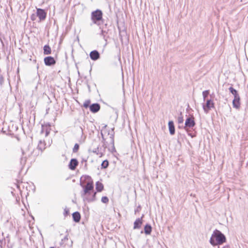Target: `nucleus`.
Wrapping results in <instances>:
<instances>
[{
    "label": "nucleus",
    "instance_id": "1",
    "mask_svg": "<svg viewBox=\"0 0 248 248\" xmlns=\"http://www.w3.org/2000/svg\"><path fill=\"white\" fill-rule=\"evenodd\" d=\"M226 238L225 235L220 231L215 230L210 239V243L213 246L222 245L226 242Z\"/></svg>",
    "mask_w": 248,
    "mask_h": 248
},
{
    "label": "nucleus",
    "instance_id": "2",
    "mask_svg": "<svg viewBox=\"0 0 248 248\" xmlns=\"http://www.w3.org/2000/svg\"><path fill=\"white\" fill-rule=\"evenodd\" d=\"M103 13L100 10L93 11L91 14V19L94 24H97L98 22L102 19Z\"/></svg>",
    "mask_w": 248,
    "mask_h": 248
},
{
    "label": "nucleus",
    "instance_id": "3",
    "mask_svg": "<svg viewBox=\"0 0 248 248\" xmlns=\"http://www.w3.org/2000/svg\"><path fill=\"white\" fill-rule=\"evenodd\" d=\"M215 108V104L211 99H207L205 104H202V108L205 113H208L212 108Z\"/></svg>",
    "mask_w": 248,
    "mask_h": 248
},
{
    "label": "nucleus",
    "instance_id": "4",
    "mask_svg": "<svg viewBox=\"0 0 248 248\" xmlns=\"http://www.w3.org/2000/svg\"><path fill=\"white\" fill-rule=\"evenodd\" d=\"M36 14L40 21L44 20L46 18V13L42 9L37 8Z\"/></svg>",
    "mask_w": 248,
    "mask_h": 248
},
{
    "label": "nucleus",
    "instance_id": "5",
    "mask_svg": "<svg viewBox=\"0 0 248 248\" xmlns=\"http://www.w3.org/2000/svg\"><path fill=\"white\" fill-rule=\"evenodd\" d=\"M195 125L194 117L193 116L187 117V128L193 127Z\"/></svg>",
    "mask_w": 248,
    "mask_h": 248
},
{
    "label": "nucleus",
    "instance_id": "6",
    "mask_svg": "<svg viewBox=\"0 0 248 248\" xmlns=\"http://www.w3.org/2000/svg\"><path fill=\"white\" fill-rule=\"evenodd\" d=\"M93 182L92 181L88 182L87 185L85 186V188L84 189V194H86L89 193V191L93 190Z\"/></svg>",
    "mask_w": 248,
    "mask_h": 248
},
{
    "label": "nucleus",
    "instance_id": "7",
    "mask_svg": "<svg viewBox=\"0 0 248 248\" xmlns=\"http://www.w3.org/2000/svg\"><path fill=\"white\" fill-rule=\"evenodd\" d=\"M44 62L46 65H51L54 64L56 62L54 59L52 57H47L44 59Z\"/></svg>",
    "mask_w": 248,
    "mask_h": 248
},
{
    "label": "nucleus",
    "instance_id": "8",
    "mask_svg": "<svg viewBox=\"0 0 248 248\" xmlns=\"http://www.w3.org/2000/svg\"><path fill=\"white\" fill-rule=\"evenodd\" d=\"M240 98L239 96L234 97V99L232 101V105L233 108H239L240 105Z\"/></svg>",
    "mask_w": 248,
    "mask_h": 248
},
{
    "label": "nucleus",
    "instance_id": "9",
    "mask_svg": "<svg viewBox=\"0 0 248 248\" xmlns=\"http://www.w3.org/2000/svg\"><path fill=\"white\" fill-rule=\"evenodd\" d=\"M90 56L92 60L95 61L99 58L100 55L97 51L93 50L91 52Z\"/></svg>",
    "mask_w": 248,
    "mask_h": 248
},
{
    "label": "nucleus",
    "instance_id": "10",
    "mask_svg": "<svg viewBox=\"0 0 248 248\" xmlns=\"http://www.w3.org/2000/svg\"><path fill=\"white\" fill-rule=\"evenodd\" d=\"M78 165V162L76 159H72L69 165V168L72 170H74L77 165Z\"/></svg>",
    "mask_w": 248,
    "mask_h": 248
},
{
    "label": "nucleus",
    "instance_id": "11",
    "mask_svg": "<svg viewBox=\"0 0 248 248\" xmlns=\"http://www.w3.org/2000/svg\"><path fill=\"white\" fill-rule=\"evenodd\" d=\"M50 125L49 124H46V125H42V132L43 133L44 131L46 132L45 135L46 136H47L50 131Z\"/></svg>",
    "mask_w": 248,
    "mask_h": 248
},
{
    "label": "nucleus",
    "instance_id": "12",
    "mask_svg": "<svg viewBox=\"0 0 248 248\" xmlns=\"http://www.w3.org/2000/svg\"><path fill=\"white\" fill-rule=\"evenodd\" d=\"M100 106L98 104H92L90 107V110L93 112H97L100 109Z\"/></svg>",
    "mask_w": 248,
    "mask_h": 248
},
{
    "label": "nucleus",
    "instance_id": "13",
    "mask_svg": "<svg viewBox=\"0 0 248 248\" xmlns=\"http://www.w3.org/2000/svg\"><path fill=\"white\" fill-rule=\"evenodd\" d=\"M168 125L170 134L171 135H174L175 133V128L173 122L172 121H169Z\"/></svg>",
    "mask_w": 248,
    "mask_h": 248
},
{
    "label": "nucleus",
    "instance_id": "14",
    "mask_svg": "<svg viewBox=\"0 0 248 248\" xmlns=\"http://www.w3.org/2000/svg\"><path fill=\"white\" fill-rule=\"evenodd\" d=\"M142 224V218H139L137 219L134 224V229H139Z\"/></svg>",
    "mask_w": 248,
    "mask_h": 248
},
{
    "label": "nucleus",
    "instance_id": "15",
    "mask_svg": "<svg viewBox=\"0 0 248 248\" xmlns=\"http://www.w3.org/2000/svg\"><path fill=\"white\" fill-rule=\"evenodd\" d=\"M72 216H73V219L75 222H78L80 221V215L78 212H76L74 213L72 215Z\"/></svg>",
    "mask_w": 248,
    "mask_h": 248
},
{
    "label": "nucleus",
    "instance_id": "16",
    "mask_svg": "<svg viewBox=\"0 0 248 248\" xmlns=\"http://www.w3.org/2000/svg\"><path fill=\"white\" fill-rule=\"evenodd\" d=\"M103 188L104 186L101 183L98 181L96 183V189L98 192H101L102 191Z\"/></svg>",
    "mask_w": 248,
    "mask_h": 248
},
{
    "label": "nucleus",
    "instance_id": "17",
    "mask_svg": "<svg viewBox=\"0 0 248 248\" xmlns=\"http://www.w3.org/2000/svg\"><path fill=\"white\" fill-rule=\"evenodd\" d=\"M51 48L49 46L45 45L44 47V53L45 55H48L51 53Z\"/></svg>",
    "mask_w": 248,
    "mask_h": 248
},
{
    "label": "nucleus",
    "instance_id": "18",
    "mask_svg": "<svg viewBox=\"0 0 248 248\" xmlns=\"http://www.w3.org/2000/svg\"><path fill=\"white\" fill-rule=\"evenodd\" d=\"M229 90L230 92L234 96V97L239 96V94L238 93V92L234 89L232 87H230L229 88Z\"/></svg>",
    "mask_w": 248,
    "mask_h": 248
},
{
    "label": "nucleus",
    "instance_id": "19",
    "mask_svg": "<svg viewBox=\"0 0 248 248\" xmlns=\"http://www.w3.org/2000/svg\"><path fill=\"white\" fill-rule=\"evenodd\" d=\"M152 231V227L149 225H146L144 227V232L146 234H150Z\"/></svg>",
    "mask_w": 248,
    "mask_h": 248
},
{
    "label": "nucleus",
    "instance_id": "20",
    "mask_svg": "<svg viewBox=\"0 0 248 248\" xmlns=\"http://www.w3.org/2000/svg\"><path fill=\"white\" fill-rule=\"evenodd\" d=\"M210 91L209 90H205L202 92V96L203 100L205 101L206 98L207 97L208 95L209 94Z\"/></svg>",
    "mask_w": 248,
    "mask_h": 248
},
{
    "label": "nucleus",
    "instance_id": "21",
    "mask_svg": "<svg viewBox=\"0 0 248 248\" xmlns=\"http://www.w3.org/2000/svg\"><path fill=\"white\" fill-rule=\"evenodd\" d=\"M108 166V160H105L102 163L101 166L102 168L106 169Z\"/></svg>",
    "mask_w": 248,
    "mask_h": 248
},
{
    "label": "nucleus",
    "instance_id": "22",
    "mask_svg": "<svg viewBox=\"0 0 248 248\" xmlns=\"http://www.w3.org/2000/svg\"><path fill=\"white\" fill-rule=\"evenodd\" d=\"M101 202L103 203H107L108 202V199L107 197H103L101 199Z\"/></svg>",
    "mask_w": 248,
    "mask_h": 248
},
{
    "label": "nucleus",
    "instance_id": "23",
    "mask_svg": "<svg viewBox=\"0 0 248 248\" xmlns=\"http://www.w3.org/2000/svg\"><path fill=\"white\" fill-rule=\"evenodd\" d=\"M184 120L183 118L181 117H179L178 118V123L179 124V127H180V124H182L183 123Z\"/></svg>",
    "mask_w": 248,
    "mask_h": 248
},
{
    "label": "nucleus",
    "instance_id": "24",
    "mask_svg": "<svg viewBox=\"0 0 248 248\" xmlns=\"http://www.w3.org/2000/svg\"><path fill=\"white\" fill-rule=\"evenodd\" d=\"M90 104V100H86L85 101V102L84 103L83 106L85 108H87L89 107Z\"/></svg>",
    "mask_w": 248,
    "mask_h": 248
},
{
    "label": "nucleus",
    "instance_id": "25",
    "mask_svg": "<svg viewBox=\"0 0 248 248\" xmlns=\"http://www.w3.org/2000/svg\"><path fill=\"white\" fill-rule=\"evenodd\" d=\"M79 149V145L78 144H76L73 148V152H77Z\"/></svg>",
    "mask_w": 248,
    "mask_h": 248
},
{
    "label": "nucleus",
    "instance_id": "26",
    "mask_svg": "<svg viewBox=\"0 0 248 248\" xmlns=\"http://www.w3.org/2000/svg\"><path fill=\"white\" fill-rule=\"evenodd\" d=\"M42 144V141H40V143H39V144H38V148L40 149H41V150H42V147H41Z\"/></svg>",
    "mask_w": 248,
    "mask_h": 248
},
{
    "label": "nucleus",
    "instance_id": "27",
    "mask_svg": "<svg viewBox=\"0 0 248 248\" xmlns=\"http://www.w3.org/2000/svg\"><path fill=\"white\" fill-rule=\"evenodd\" d=\"M222 248H230V247L229 245H226L223 247Z\"/></svg>",
    "mask_w": 248,
    "mask_h": 248
},
{
    "label": "nucleus",
    "instance_id": "28",
    "mask_svg": "<svg viewBox=\"0 0 248 248\" xmlns=\"http://www.w3.org/2000/svg\"><path fill=\"white\" fill-rule=\"evenodd\" d=\"M186 122H185V127L186 126Z\"/></svg>",
    "mask_w": 248,
    "mask_h": 248
},
{
    "label": "nucleus",
    "instance_id": "29",
    "mask_svg": "<svg viewBox=\"0 0 248 248\" xmlns=\"http://www.w3.org/2000/svg\"><path fill=\"white\" fill-rule=\"evenodd\" d=\"M187 108H189V105H187Z\"/></svg>",
    "mask_w": 248,
    "mask_h": 248
},
{
    "label": "nucleus",
    "instance_id": "30",
    "mask_svg": "<svg viewBox=\"0 0 248 248\" xmlns=\"http://www.w3.org/2000/svg\"><path fill=\"white\" fill-rule=\"evenodd\" d=\"M188 135H190V136H191V137H192V136L191 135V134H189V133H188Z\"/></svg>",
    "mask_w": 248,
    "mask_h": 248
},
{
    "label": "nucleus",
    "instance_id": "31",
    "mask_svg": "<svg viewBox=\"0 0 248 248\" xmlns=\"http://www.w3.org/2000/svg\"><path fill=\"white\" fill-rule=\"evenodd\" d=\"M54 248L51 247V248Z\"/></svg>",
    "mask_w": 248,
    "mask_h": 248
}]
</instances>
